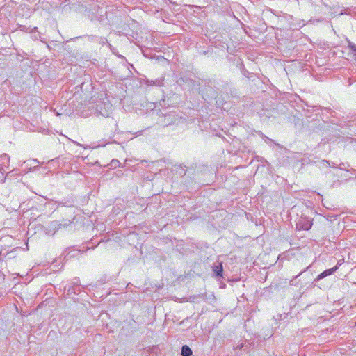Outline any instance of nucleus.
I'll use <instances>...</instances> for the list:
<instances>
[{
  "mask_svg": "<svg viewBox=\"0 0 356 356\" xmlns=\"http://www.w3.org/2000/svg\"><path fill=\"white\" fill-rule=\"evenodd\" d=\"M312 222L307 219H300L296 223L297 229L303 230H309L312 227Z\"/></svg>",
  "mask_w": 356,
  "mask_h": 356,
  "instance_id": "1",
  "label": "nucleus"
},
{
  "mask_svg": "<svg viewBox=\"0 0 356 356\" xmlns=\"http://www.w3.org/2000/svg\"><path fill=\"white\" fill-rule=\"evenodd\" d=\"M338 269V266H335L332 268L325 270L323 273H321L317 277L318 280L323 279L327 275H330L332 274L334 272H335Z\"/></svg>",
  "mask_w": 356,
  "mask_h": 356,
  "instance_id": "2",
  "label": "nucleus"
},
{
  "mask_svg": "<svg viewBox=\"0 0 356 356\" xmlns=\"http://www.w3.org/2000/svg\"><path fill=\"white\" fill-rule=\"evenodd\" d=\"M213 270L217 276H222L223 270L222 263L219 264V265L214 266Z\"/></svg>",
  "mask_w": 356,
  "mask_h": 356,
  "instance_id": "3",
  "label": "nucleus"
},
{
  "mask_svg": "<svg viewBox=\"0 0 356 356\" xmlns=\"http://www.w3.org/2000/svg\"><path fill=\"white\" fill-rule=\"evenodd\" d=\"M192 355L191 349L187 346L184 345L181 348V355L182 356H191Z\"/></svg>",
  "mask_w": 356,
  "mask_h": 356,
  "instance_id": "4",
  "label": "nucleus"
},
{
  "mask_svg": "<svg viewBox=\"0 0 356 356\" xmlns=\"http://www.w3.org/2000/svg\"><path fill=\"white\" fill-rule=\"evenodd\" d=\"M348 48L353 54L354 59L356 60V45L352 43L350 41H348Z\"/></svg>",
  "mask_w": 356,
  "mask_h": 356,
  "instance_id": "5",
  "label": "nucleus"
},
{
  "mask_svg": "<svg viewBox=\"0 0 356 356\" xmlns=\"http://www.w3.org/2000/svg\"><path fill=\"white\" fill-rule=\"evenodd\" d=\"M120 164V161L117 159H113L111 162V166L113 167V168H116L118 166H119Z\"/></svg>",
  "mask_w": 356,
  "mask_h": 356,
  "instance_id": "6",
  "label": "nucleus"
},
{
  "mask_svg": "<svg viewBox=\"0 0 356 356\" xmlns=\"http://www.w3.org/2000/svg\"><path fill=\"white\" fill-rule=\"evenodd\" d=\"M71 223H72V221H71V220H64V222H63V224H62V223H60V224L58 225V226H59V228H60L61 226H64V227H65V226L70 225Z\"/></svg>",
  "mask_w": 356,
  "mask_h": 356,
  "instance_id": "7",
  "label": "nucleus"
},
{
  "mask_svg": "<svg viewBox=\"0 0 356 356\" xmlns=\"http://www.w3.org/2000/svg\"><path fill=\"white\" fill-rule=\"evenodd\" d=\"M0 159L1 161H3V160L8 161L9 160V156L7 154H3V155H1L0 156Z\"/></svg>",
  "mask_w": 356,
  "mask_h": 356,
  "instance_id": "8",
  "label": "nucleus"
}]
</instances>
